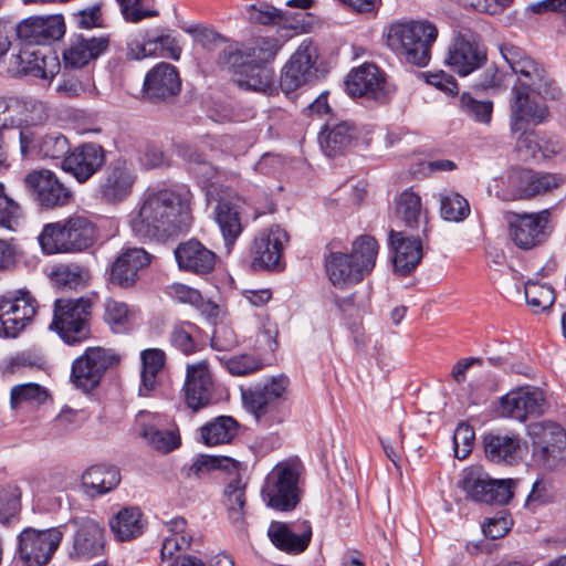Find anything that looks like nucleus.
<instances>
[{
    "label": "nucleus",
    "instance_id": "nucleus-1",
    "mask_svg": "<svg viewBox=\"0 0 566 566\" xmlns=\"http://www.w3.org/2000/svg\"><path fill=\"white\" fill-rule=\"evenodd\" d=\"M192 193L186 186L148 188L130 213L129 226L142 240L164 241L187 232L192 223Z\"/></svg>",
    "mask_w": 566,
    "mask_h": 566
},
{
    "label": "nucleus",
    "instance_id": "nucleus-2",
    "mask_svg": "<svg viewBox=\"0 0 566 566\" xmlns=\"http://www.w3.org/2000/svg\"><path fill=\"white\" fill-rule=\"evenodd\" d=\"M334 241L326 245L324 268L331 283H360L374 270L379 245L368 234L359 235L352 244V251H335Z\"/></svg>",
    "mask_w": 566,
    "mask_h": 566
},
{
    "label": "nucleus",
    "instance_id": "nucleus-3",
    "mask_svg": "<svg viewBox=\"0 0 566 566\" xmlns=\"http://www.w3.org/2000/svg\"><path fill=\"white\" fill-rule=\"evenodd\" d=\"M289 385V378L279 375L263 384L241 388L244 409L253 415L256 422L265 427L283 422L289 416L285 406Z\"/></svg>",
    "mask_w": 566,
    "mask_h": 566
},
{
    "label": "nucleus",
    "instance_id": "nucleus-4",
    "mask_svg": "<svg viewBox=\"0 0 566 566\" xmlns=\"http://www.w3.org/2000/svg\"><path fill=\"white\" fill-rule=\"evenodd\" d=\"M438 36V29L428 21H409L392 24L388 31L387 44L406 63L424 67L431 60V48Z\"/></svg>",
    "mask_w": 566,
    "mask_h": 566
},
{
    "label": "nucleus",
    "instance_id": "nucleus-5",
    "mask_svg": "<svg viewBox=\"0 0 566 566\" xmlns=\"http://www.w3.org/2000/svg\"><path fill=\"white\" fill-rule=\"evenodd\" d=\"M95 239V224L80 214L71 216L62 222L45 224L38 238L45 254L80 252L92 247Z\"/></svg>",
    "mask_w": 566,
    "mask_h": 566
},
{
    "label": "nucleus",
    "instance_id": "nucleus-6",
    "mask_svg": "<svg viewBox=\"0 0 566 566\" xmlns=\"http://www.w3.org/2000/svg\"><path fill=\"white\" fill-rule=\"evenodd\" d=\"M303 464L298 459L279 462L266 475L261 489L265 504L280 512L293 511L301 500L300 479Z\"/></svg>",
    "mask_w": 566,
    "mask_h": 566
},
{
    "label": "nucleus",
    "instance_id": "nucleus-7",
    "mask_svg": "<svg viewBox=\"0 0 566 566\" xmlns=\"http://www.w3.org/2000/svg\"><path fill=\"white\" fill-rule=\"evenodd\" d=\"M92 301L88 297L56 298L50 329L67 345H78L91 337Z\"/></svg>",
    "mask_w": 566,
    "mask_h": 566
},
{
    "label": "nucleus",
    "instance_id": "nucleus-8",
    "mask_svg": "<svg viewBox=\"0 0 566 566\" xmlns=\"http://www.w3.org/2000/svg\"><path fill=\"white\" fill-rule=\"evenodd\" d=\"M218 64L233 72V81L242 88L266 92L273 84V71L244 55L239 44H229L218 55Z\"/></svg>",
    "mask_w": 566,
    "mask_h": 566
},
{
    "label": "nucleus",
    "instance_id": "nucleus-9",
    "mask_svg": "<svg viewBox=\"0 0 566 566\" xmlns=\"http://www.w3.org/2000/svg\"><path fill=\"white\" fill-rule=\"evenodd\" d=\"M533 458L543 468L553 470L566 463V430L552 421L530 426Z\"/></svg>",
    "mask_w": 566,
    "mask_h": 566
},
{
    "label": "nucleus",
    "instance_id": "nucleus-10",
    "mask_svg": "<svg viewBox=\"0 0 566 566\" xmlns=\"http://www.w3.org/2000/svg\"><path fill=\"white\" fill-rule=\"evenodd\" d=\"M136 181L133 164L125 158H116L103 168L95 186V197L106 205L122 203L132 196Z\"/></svg>",
    "mask_w": 566,
    "mask_h": 566
},
{
    "label": "nucleus",
    "instance_id": "nucleus-11",
    "mask_svg": "<svg viewBox=\"0 0 566 566\" xmlns=\"http://www.w3.org/2000/svg\"><path fill=\"white\" fill-rule=\"evenodd\" d=\"M515 484L513 479H492L481 467H470L463 471L462 488L475 502L507 504L513 497Z\"/></svg>",
    "mask_w": 566,
    "mask_h": 566
},
{
    "label": "nucleus",
    "instance_id": "nucleus-12",
    "mask_svg": "<svg viewBox=\"0 0 566 566\" xmlns=\"http://www.w3.org/2000/svg\"><path fill=\"white\" fill-rule=\"evenodd\" d=\"M63 538L61 527L48 530L24 528L18 535L17 554L25 566H45L52 559Z\"/></svg>",
    "mask_w": 566,
    "mask_h": 566
},
{
    "label": "nucleus",
    "instance_id": "nucleus-13",
    "mask_svg": "<svg viewBox=\"0 0 566 566\" xmlns=\"http://www.w3.org/2000/svg\"><path fill=\"white\" fill-rule=\"evenodd\" d=\"M347 93L353 97H363L378 104L387 103L394 86L387 81L386 73L375 63L365 62L354 67L345 78Z\"/></svg>",
    "mask_w": 566,
    "mask_h": 566
},
{
    "label": "nucleus",
    "instance_id": "nucleus-14",
    "mask_svg": "<svg viewBox=\"0 0 566 566\" xmlns=\"http://www.w3.org/2000/svg\"><path fill=\"white\" fill-rule=\"evenodd\" d=\"M67 526L73 531L69 557L77 562L99 558L105 551V528L95 520L82 516L73 517Z\"/></svg>",
    "mask_w": 566,
    "mask_h": 566
},
{
    "label": "nucleus",
    "instance_id": "nucleus-15",
    "mask_svg": "<svg viewBox=\"0 0 566 566\" xmlns=\"http://www.w3.org/2000/svg\"><path fill=\"white\" fill-rule=\"evenodd\" d=\"M118 360L117 355L105 348L88 347L73 361L71 380L77 389L88 392L99 385L105 371Z\"/></svg>",
    "mask_w": 566,
    "mask_h": 566
},
{
    "label": "nucleus",
    "instance_id": "nucleus-16",
    "mask_svg": "<svg viewBox=\"0 0 566 566\" xmlns=\"http://www.w3.org/2000/svg\"><path fill=\"white\" fill-rule=\"evenodd\" d=\"M548 408L544 391L535 386H522L510 390L499 400L500 416L525 422L545 413Z\"/></svg>",
    "mask_w": 566,
    "mask_h": 566
},
{
    "label": "nucleus",
    "instance_id": "nucleus-17",
    "mask_svg": "<svg viewBox=\"0 0 566 566\" xmlns=\"http://www.w3.org/2000/svg\"><path fill=\"white\" fill-rule=\"evenodd\" d=\"M36 307L35 298L25 289L13 297L0 296V336L17 337L32 322Z\"/></svg>",
    "mask_w": 566,
    "mask_h": 566
},
{
    "label": "nucleus",
    "instance_id": "nucleus-18",
    "mask_svg": "<svg viewBox=\"0 0 566 566\" xmlns=\"http://www.w3.org/2000/svg\"><path fill=\"white\" fill-rule=\"evenodd\" d=\"M24 185L41 209H55L69 205L73 193L51 170H32L24 177Z\"/></svg>",
    "mask_w": 566,
    "mask_h": 566
},
{
    "label": "nucleus",
    "instance_id": "nucleus-19",
    "mask_svg": "<svg viewBox=\"0 0 566 566\" xmlns=\"http://www.w3.org/2000/svg\"><path fill=\"white\" fill-rule=\"evenodd\" d=\"M107 161V150L98 143L84 142L71 148L61 168L83 185L103 170Z\"/></svg>",
    "mask_w": 566,
    "mask_h": 566
},
{
    "label": "nucleus",
    "instance_id": "nucleus-20",
    "mask_svg": "<svg viewBox=\"0 0 566 566\" xmlns=\"http://www.w3.org/2000/svg\"><path fill=\"white\" fill-rule=\"evenodd\" d=\"M287 232L277 224L260 231L252 243V268L255 271H282V254L289 242Z\"/></svg>",
    "mask_w": 566,
    "mask_h": 566
},
{
    "label": "nucleus",
    "instance_id": "nucleus-21",
    "mask_svg": "<svg viewBox=\"0 0 566 566\" xmlns=\"http://www.w3.org/2000/svg\"><path fill=\"white\" fill-rule=\"evenodd\" d=\"M488 62L485 46L474 38L459 33L452 40L444 57V64L459 76H468Z\"/></svg>",
    "mask_w": 566,
    "mask_h": 566
},
{
    "label": "nucleus",
    "instance_id": "nucleus-22",
    "mask_svg": "<svg viewBox=\"0 0 566 566\" xmlns=\"http://www.w3.org/2000/svg\"><path fill=\"white\" fill-rule=\"evenodd\" d=\"M317 51L311 41H303L289 62L282 69L281 90L290 94L302 85L313 81L317 73Z\"/></svg>",
    "mask_w": 566,
    "mask_h": 566
},
{
    "label": "nucleus",
    "instance_id": "nucleus-23",
    "mask_svg": "<svg viewBox=\"0 0 566 566\" xmlns=\"http://www.w3.org/2000/svg\"><path fill=\"white\" fill-rule=\"evenodd\" d=\"M317 51L311 41H303L289 62L282 69L281 90L290 94L302 85L313 81L317 73Z\"/></svg>",
    "mask_w": 566,
    "mask_h": 566
},
{
    "label": "nucleus",
    "instance_id": "nucleus-24",
    "mask_svg": "<svg viewBox=\"0 0 566 566\" xmlns=\"http://www.w3.org/2000/svg\"><path fill=\"white\" fill-rule=\"evenodd\" d=\"M317 51L311 41H303L289 62L282 69L281 90L290 94L302 85L313 81L317 73Z\"/></svg>",
    "mask_w": 566,
    "mask_h": 566
},
{
    "label": "nucleus",
    "instance_id": "nucleus-25",
    "mask_svg": "<svg viewBox=\"0 0 566 566\" xmlns=\"http://www.w3.org/2000/svg\"><path fill=\"white\" fill-rule=\"evenodd\" d=\"M181 80L170 63L160 62L149 70L143 84V96L150 103H168L179 94Z\"/></svg>",
    "mask_w": 566,
    "mask_h": 566
},
{
    "label": "nucleus",
    "instance_id": "nucleus-26",
    "mask_svg": "<svg viewBox=\"0 0 566 566\" xmlns=\"http://www.w3.org/2000/svg\"><path fill=\"white\" fill-rule=\"evenodd\" d=\"M14 31L24 45H46L64 35L65 23L60 14L29 17L19 22Z\"/></svg>",
    "mask_w": 566,
    "mask_h": 566
},
{
    "label": "nucleus",
    "instance_id": "nucleus-27",
    "mask_svg": "<svg viewBox=\"0 0 566 566\" xmlns=\"http://www.w3.org/2000/svg\"><path fill=\"white\" fill-rule=\"evenodd\" d=\"M510 102V130H525L535 128L546 123L549 118V109L530 96L521 88H512Z\"/></svg>",
    "mask_w": 566,
    "mask_h": 566
},
{
    "label": "nucleus",
    "instance_id": "nucleus-28",
    "mask_svg": "<svg viewBox=\"0 0 566 566\" xmlns=\"http://www.w3.org/2000/svg\"><path fill=\"white\" fill-rule=\"evenodd\" d=\"M551 213L542 210L536 213L516 214L510 221V235L513 242L523 250H531L542 244L547 238V226Z\"/></svg>",
    "mask_w": 566,
    "mask_h": 566
},
{
    "label": "nucleus",
    "instance_id": "nucleus-29",
    "mask_svg": "<svg viewBox=\"0 0 566 566\" xmlns=\"http://www.w3.org/2000/svg\"><path fill=\"white\" fill-rule=\"evenodd\" d=\"M184 392L187 406L195 411L212 402L214 384L207 360L187 366Z\"/></svg>",
    "mask_w": 566,
    "mask_h": 566
},
{
    "label": "nucleus",
    "instance_id": "nucleus-30",
    "mask_svg": "<svg viewBox=\"0 0 566 566\" xmlns=\"http://www.w3.org/2000/svg\"><path fill=\"white\" fill-rule=\"evenodd\" d=\"M136 430L149 448L164 454L177 449L181 443L177 430L164 429L161 417L157 413L138 412Z\"/></svg>",
    "mask_w": 566,
    "mask_h": 566
},
{
    "label": "nucleus",
    "instance_id": "nucleus-31",
    "mask_svg": "<svg viewBox=\"0 0 566 566\" xmlns=\"http://www.w3.org/2000/svg\"><path fill=\"white\" fill-rule=\"evenodd\" d=\"M180 270L200 276L210 274L217 263V254L197 239L180 242L174 251Z\"/></svg>",
    "mask_w": 566,
    "mask_h": 566
},
{
    "label": "nucleus",
    "instance_id": "nucleus-32",
    "mask_svg": "<svg viewBox=\"0 0 566 566\" xmlns=\"http://www.w3.org/2000/svg\"><path fill=\"white\" fill-rule=\"evenodd\" d=\"M19 137L22 156L35 153L41 158L64 160V157L71 150L69 139L60 132H52L36 137L30 130H21Z\"/></svg>",
    "mask_w": 566,
    "mask_h": 566
},
{
    "label": "nucleus",
    "instance_id": "nucleus-33",
    "mask_svg": "<svg viewBox=\"0 0 566 566\" xmlns=\"http://www.w3.org/2000/svg\"><path fill=\"white\" fill-rule=\"evenodd\" d=\"M268 535L277 549L290 554H300L307 548L311 542L312 527L306 521L293 526L273 521L269 526Z\"/></svg>",
    "mask_w": 566,
    "mask_h": 566
},
{
    "label": "nucleus",
    "instance_id": "nucleus-34",
    "mask_svg": "<svg viewBox=\"0 0 566 566\" xmlns=\"http://www.w3.org/2000/svg\"><path fill=\"white\" fill-rule=\"evenodd\" d=\"M389 244L394 251L395 273L406 276L416 269L422 258V242L419 237H407L401 231L389 232Z\"/></svg>",
    "mask_w": 566,
    "mask_h": 566
},
{
    "label": "nucleus",
    "instance_id": "nucleus-35",
    "mask_svg": "<svg viewBox=\"0 0 566 566\" xmlns=\"http://www.w3.org/2000/svg\"><path fill=\"white\" fill-rule=\"evenodd\" d=\"M109 45L108 36L85 38L82 34L71 40L63 52L65 69L78 70L104 54Z\"/></svg>",
    "mask_w": 566,
    "mask_h": 566
},
{
    "label": "nucleus",
    "instance_id": "nucleus-36",
    "mask_svg": "<svg viewBox=\"0 0 566 566\" xmlns=\"http://www.w3.org/2000/svg\"><path fill=\"white\" fill-rule=\"evenodd\" d=\"M151 262V255L143 248L124 250L112 263L109 283H136Z\"/></svg>",
    "mask_w": 566,
    "mask_h": 566
},
{
    "label": "nucleus",
    "instance_id": "nucleus-37",
    "mask_svg": "<svg viewBox=\"0 0 566 566\" xmlns=\"http://www.w3.org/2000/svg\"><path fill=\"white\" fill-rule=\"evenodd\" d=\"M357 126L350 120H342L333 125H325L319 133V145L327 157H337L346 154L358 142Z\"/></svg>",
    "mask_w": 566,
    "mask_h": 566
},
{
    "label": "nucleus",
    "instance_id": "nucleus-38",
    "mask_svg": "<svg viewBox=\"0 0 566 566\" xmlns=\"http://www.w3.org/2000/svg\"><path fill=\"white\" fill-rule=\"evenodd\" d=\"M510 182L518 199H528L531 197L545 193L558 186L556 175L548 172H536L526 168L512 170Z\"/></svg>",
    "mask_w": 566,
    "mask_h": 566
},
{
    "label": "nucleus",
    "instance_id": "nucleus-39",
    "mask_svg": "<svg viewBox=\"0 0 566 566\" xmlns=\"http://www.w3.org/2000/svg\"><path fill=\"white\" fill-rule=\"evenodd\" d=\"M17 72L32 75L42 80H52L59 63L55 57H49L34 46L23 45L18 54L13 55Z\"/></svg>",
    "mask_w": 566,
    "mask_h": 566
},
{
    "label": "nucleus",
    "instance_id": "nucleus-40",
    "mask_svg": "<svg viewBox=\"0 0 566 566\" xmlns=\"http://www.w3.org/2000/svg\"><path fill=\"white\" fill-rule=\"evenodd\" d=\"M484 453L496 464L512 465L521 458V440L517 436L488 433L483 437Z\"/></svg>",
    "mask_w": 566,
    "mask_h": 566
},
{
    "label": "nucleus",
    "instance_id": "nucleus-41",
    "mask_svg": "<svg viewBox=\"0 0 566 566\" xmlns=\"http://www.w3.org/2000/svg\"><path fill=\"white\" fill-rule=\"evenodd\" d=\"M119 482V470L113 465H92L82 474L84 492L92 497L113 491Z\"/></svg>",
    "mask_w": 566,
    "mask_h": 566
},
{
    "label": "nucleus",
    "instance_id": "nucleus-42",
    "mask_svg": "<svg viewBox=\"0 0 566 566\" xmlns=\"http://www.w3.org/2000/svg\"><path fill=\"white\" fill-rule=\"evenodd\" d=\"M145 525L142 511L135 506L123 507L109 520L111 531L119 542L139 537L144 533Z\"/></svg>",
    "mask_w": 566,
    "mask_h": 566
},
{
    "label": "nucleus",
    "instance_id": "nucleus-43",
    "mask_svg": "<svg viewBox=\"0 0 566 566\" xmlns=\"http://www.w3.org/2000/svg\"><path fill=\"white\" fill-rule=\"evenodd\" d=\"M518 85L513 87L521 88L528 94L532 92L537 94L544 99H558L560 97V90L557 87L555 81L548 75L544 66L538 63L535 67L528 71L517 78Z\"/></svg>",
    "mask_w": 566,
    "mask_h": 566
},
{
    "label": "nucleus",
    "instance_id": "nucleus-44",
    "mask_svg": "<svg viewBox=\"0 0 566 566\" xmlns=\"http://www.w3.org/2000/svg\"><path fill=\"white\" fill-rule=\"evenodd\" d=\"M214 219L222 233L228 252L242 232L240 213L237 207L227 200H220L214 208Z\"/></svg>",
    "mask_w": 566,
    "mask_h": 566
},
{
    "label": "nucleus",
    "instance_id": "nucleus-45",
    "mask_svg": "<svg viewBox=\"0 0 566 566\" xmlns=\"http://www.w3.org/2000/svg\"><path fill=\"white\" fill-rule=\"evenodd\" d=\"M238 433V422L230 416H220L200 428L207 446L229 443Z\"/></svg>",
    "mask_w": 566,
    "mask_h": 566
},
{
    "label": "nucleus",
    "instance_id": "nucleus-46",
    "mask_svg": "<svg viewBox=\"0 0 566 566\" xmlns=\"http://www.w3.org/2000/svg\"><path fill=\"white\" fill-rule=\"evenodd\" d=\"M396 211L410 230L418 229L421 223L427 224L426 214L422 212L421 198L411 190H403L400 193Z\"/></svg>",
    "mask_w": 566,
    "mask_h": 566
},
{
    "label": "nucleus",
    "instance_id": "nucleus-47",
    "mask_svg": "<svg viewBox=\"0 0 566 566\" xmlns=\"http://www.w3.org/2000/svg\"><path fill=\"white\" fill-rule=\"evenodd\" d=\"M142 385L140 395H147L155 389L157 385V375L164 368L166 354L159 348H149L142 352Z\"/></svg>",
    "mask_w": 566,
    "mask_h": 566
},
{
    "label": "nucleus",
    "instance_id": "nucleus-48",
    "mask_svg": "<svg viewBox=\"0 0 566 566\" xmlns=\"http://www.w3.org/2000/svg\"><path fill=\"white\" fill-rule=\"evenodd\" d=\"M223 496L229 520L234 524H242L245 505V484L242 483L240 478L232 479L227 484Z\"/></svg>",
    "mask_w": 566,
    "mask_h": 566
},
{
    "label": "nucleus",
    "instance_id": "nucleus-49",
    "mask_svg": "<svg viewBox=\"0 0 566 566\" xmlns=\"http://www.w3.org/2000/svg\"><path fill=\"white\" fill-rule=\"evenodd\" d=\"M14 109L21 119L22 128L43 123L48 118L46 105L33 97L13 96Z\"/></svg>",
    "mask_w": 566,
    "mask_h": 566
},
{
    "label": "nucleus",
    "instance_id": "nucleus-50",
    "mask_svg": "<svg viewBox=\"0 0 566 566\" xmlns=\"http://www.w3.org/2000/svg\"><path fill=\"white\" fill-rule=\"evenodd\" d=\"M199 328L190 322L176 324L170 332L171 345L185 355H191L199 350V344L195 339V333Z\"/></svg>",
    "mask_w": 566,
    "mask_h": 566
},
{
    "label": "nucleus",
    "instance_id": "nucleus-51",
    "mask_svg": "<svg viewBox=\"0 0 566 566\" xmlns=\"http://www.w3.org/2000/svg\"><path fill=\"white\" fill-rule=\"evenodd\" d=\"M231 462L228 457L199 454L190 465H185L181 473L187 479H201L213 470L227 468L226 463Z\"/></svg>",
    "mask_w": 566,
    "mask_h": 566
},
{
    "label": "nucleus",
    "instance_id": "nucleus-52",
    "mask_svg": "<svg viewBox=\"0 0 566 566\" xmlns=\"http://www.w3.org/2000/svg\"><path fill=\"white\" fill-rule=\"evenodd\" d=\"M523 298L534 313L549 310L555 302L552 285H523Z\"/></svg>",
    "mask_w": 566,
    "mask_h": 566
},
{
    "label": "nucleus",
    "instance_id": "nucleus-53",
    "mask_svg": "<svg viewBox=\"0 0 566 566\" xmlns=\"http://www.w3.org/2000/svg\"><path fill=\"white\" fill-rule=\"evenodd\" d=\"M49 277L54 283H87L92 276L88 268L78 263H61L54 265Z\"/></svg>",
    "mask_w": 566,
    "mask_h": 566
},
{
    "label": "nucleus",
    "instance_id": "nucleus-54",
    "mask_svg": "<svg viewBox=\"0 0 566 566\" xmlns=\"http://www.w3.org/2000/svg\"><path fill=\"white\" fill-rule=\"evenodd\" d=\"M440 213L444 220L459 222L470 213L468 200L458 192H449L440 198Z\"/></svg>",
    "mask_w": 566,
    "mask_h": 566
},
{
    "label": "nucleus",
    "instance_id": "nucleus-55",
    "mask_svg": "<svg viewBox=\"0 0 566 566\" xmlns=\"http://www.w3.org/2000/svg\"><path fill=\"white\" fill-rule=\"evenodd\" d=\"M460 108L470 118L481 124H489L492 118L493 103L480 101L470 93L464 92L460 96Z\"/></svg>",
    "mask_w": 566,
    "mask_h": 566
},
{
    "label": "nucleus",
    "instance_id": "nucleus-56",
    "mask_svg": "<svg viewBox=\"0 0 566 566\" xmlns=\"http://www.w3.org/2000/svg\"><path fill=\"white\" fill-rule=\"evenodd\" d=\"M22 217L20 205L7 195L4 185L0 182V228L15 231Z\"/></svg>",
    "mask_w": 566,
    "mask_h": 566
},
{
    "label": "nucleus",
    "instance_id": "nucleus-57",
    "mask_svg": "<svg viewBox=\"0 0 566 566\" xmlns=\"http://www.w3.org/2000/svg\"><path fill=\"white\" fill-rule=\"evenodd\" d=\"M21 492L15 485L0 486V523L8 525L20 512Z\"/></svg>",
    "mask_w": 566,
    "mask_h": 566
},
{
    "label": "nucleus",
    "instance_id": "nucleus-58",
    "mask_svg": "<svg viewBox=\"0 0 566 566\" xmlns=\"http://www.w3.org/2000/svg\"><path fill=\"white\" fill-rule=\"evenodd\" d=\"M219 359L232 376H247L263 368L262 360L252 354H241L229 358L220 357Z\"/></svg>",
    "mask_w": 566,
    "mask_h": 566
},
{
    "label": "nucleus",
    "instance_id": "nucleus-59",
    "mask_svg": "<svg viewBox=\"0 0 566 566\" xmlns=\"http://www.w3.org/2000/svg\"><path fill=\"white\" fill-rule=\"evenodd\" d=\"M186 32L193 36V40L207 51H216L221 48V51L229 44H238L237 42L229 41L219 32L202 25H195L186 29Z\"/></svg>",
    "mask_w": 566,
    "mask_h": 566
},
{
    "label": "nucleus",
    "instance_id": "nucleus-60",
    "mask_svg": "<svg viewBox=\"0 0 566 566\" xmlns=\"http://www.w3.org/2000/svg\"><path fill=\"white\" fill-rule=\"evenodd\" d=\"M46 398V389L35 382L17 385L12 387L10 392V402L13 408L22 402L43 403Z\"/></svg>",
    "mask_w": 566,
    "mask_h": 566
},
{
    "label": "nucleus",
    "instance_id": "nucleus-61",
    "mask_svg": "<svg viewBox=\"0 0 566 566\" xmlns=\"http://www.w3.org/2000/svg\"><path fill=\"white\" fill-rule=\"evenodd\" d=\"M281 49V43L276 38H261L255 42V45L245 52L244 55H249V59L266 65L270 61L274 60L277 52Z\"/></svg>",
    "mask_w": 566,
    "mask_h": 566
},
{
    "label": "nucleus",
    "instance_id": "nucleus-62",
    "mask_svg": "<svg viewBox=\"0 0 566 566\" xmlns=\"http://www.w3.org/2000/svg\"><path fill=\"white\" fill-rule=\"evenodd\" d=\"M512 134L517 135L515 140L516 150L523 159H534L537 157L539 148V137L534 128L525 130H511Z\"/></svg>",
    "mask_w": 566,
    "mask_h": 566
},
{
    "label": "nucleus",
    "instance_id": "nucleus-63",
    "mask_svg": "<svg viewBox=\"0 0 566 566\" xmlns=\"http://www.w3.org/2000/svg\"><path fill=\"white\" fill-rule=\"evenodd\" d=\"M475 433L473 428L468 423H460L453 433L454 455L463 460L472 451Z\"/></svg>",
    "mask_w": 566,
    "mask_h": 566
},
{
    "label": "nucleus",
    "instance_id": "nucleus-64",
    "mask_svg": "<svg viewBox=\"0 0 566 566\" xmlns=\"http://www.w3.org/2000/svg\"><path fill=\"white\" fill-rule=\"evenodd\" d=\"M553 500L554 494L551 484L543 479H537L526 497L525 506L528 510L535 511L538 506L551 503Z\"/></svg>",
    "mask_w": 566,
    "mask_h": 566
}]
</instances>
